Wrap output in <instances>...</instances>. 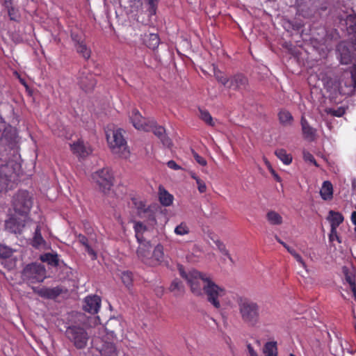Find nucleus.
Returning <instances> with one entry per match:
<instances>
[{
	"label": "nucleus",
	"instance_id": "nucleus-1",
	"mask_svg": "<svg viewBox=\"0 0 356 356\" xmlns=\"http://www.w3.org/2000/svg\"><path fill=\"white\" fill-rule=\"evenodd\" d=\"M17 163L10 159L6 148L0 145V192L11 189L17 181Z\"/></svg>",
	"mask_w": 356,
	"mask_h": 356
},
{
	"label": "nucleus",
	"instance_id": "nucleus-2",
	"mask_svg": "<svg viewBox=\"0 0 356 356\" xmlns=\"http://www.w3.org/2000/svg\"><path fill=\"white\" fill-rule=\"evenodd\" d=\"M180 275L183 277L190 286L191 291L195 296H202L207 286L210 284L213 279L211 275L200 272L197 270H191L185 272L180 269Z\"/></svg>",
	"mask_w": 356,
	"mask_h": 356
},
{
	"label": "nucleus",
	"instance_id": "nucleus-3",
	"mask_svg": "<svg viewBox=\"0 0 356 356\" xmlns=\"http://www.w3.org/2000/svg\"><path fill=\"white\" fill-rule=\"evenodd\" d=\"M237 303L241 319L245 323L255 326L259 323V306L256 302L240 297L237 300Z\"/></svg>",
	"mask_w": 356,
	"mask_h": 356
},
{
	"label": "nucleus",
	"instance_id": "nucleus-4",
	"mask_svg": "<svg viewBox=\"0 0 356 356\" xmlns=\"http://www.w3.org/2000/svg\"><path fill=\"white\" fill-rule=\"evenodd\" d=\"M138 258L146 265L156 266L164 261V252L163 245L159 244L152 251L150 243L138 246L137 250Z\"/></svg>",
	"mask_w": 356,
	"mask_h": 356
},
{
	"label": "nucleus",
	"instance_id": "nucleus-5",
	"mask_svg": "<svg viewBox=\"0 0 356 356\" xmlns=\"http://www.w3.org/2000/svg\"><path fill=\"white\" fill-rule=\"evenodd\" d=\"M122 132V129L107 131L106 139L113 154L127 159L129 156V150Z\"/></svg>",
	"mask_w": 356,
	"mask_h": 356
},
{
	"label": "nucleus",
	"instance_id": "nucleus-6",
	"mask_svg": "<svg viewBox=\"0 0 356 356\" xmlns=\"http://www.w3.org/2000/svg\"><path fill=\"white\" fill-rule=\"evenodd\" d=\"M351 80L348 82H344V87L342 86L341 81L332 80V79L325 81L324 85L327 90L335 95L337 94L341 95H349L354 89H356V65H353L350 70Z\"/></svg>",
	"mask_w": 356,
	"mask_h": 356
},
{
	"label": "nucleus",
	"instance_id": "nucleus-7",
	"mask_svg": "<svg viewBox=\"0 0 356 356\" xmlns=\"http://www.w3.org/2000/svg\"><path fill=\"white\" fill-rule=\"evenodd\" d=\"M65 337L77 349H84L89 340V334L85 327L78 325L68 326Z\"/></svg>",
	"mask_w": 356,
	"mask_h": 356
},
{
	"label": "nucleus",
	"instance_id": "nucleus-8",
	"mask_svg": "<svg viewBox=\"0 0 356 356\" xmlns=\"http://www.w3.org/2000/svg\"><path fill=\"white\" fill-rule=\"evenodd\" d=\"M22 276L30 283L42 282L46 278V269L41 264L31 263L24 267Z\"/></svg>",
	"mask_w": 356,
	"mask_h": 356
},
{
	"label": "nucleus",
	"instance_id": "nucleus-9",
	"mask_svg": "<svg viewBox=\"0 0 356 356\" xmlns=\"http://www.w3.org/2000/svg\"><path fill=\"white\" fill-rule=\"evenodd\" d=\"M203 294L207 296V301L216 309L221 308L220 301L227 294L226 290L216 284L213 280L207 286Z\"/></svg>",
	"mask_w": 356,
	"mask_h": 356
},
{
	"label": "nucleus",
	"instance_id": "nucleus-10",
	"mask_svg": "<svg viewBox=\"0 0 356 356\" xmlns=\"http://www.w3.org/2000/svg\"><path fill=\"white\" fill-rule=\"evenodd\" d=\"M32 200L26 191H19L13 200V207L16 213L24 216L29 213L32 207Z\"/></svg>",
	"mask_w": 356,
	"mask_h": 356
},
{
	"label": "nucleus",
	"instance_id": "nucleus-11",
	"mask_svg": "<svg viewBox=\"0 0 356 356\" xmlns=\"http://www.w3.org/2000/svg\"><path fill=\"white\" fill-rule=\"evenodd\" d=\"M92 179L97 182L104 193L110 191L113 185V175L108 168H104L92 175Z\"/></svg>",
	"mask_w": 356,
	"mask_h": 356
},
{
	"label": "nucleus",
	"instance_id": "nucleus-12",
	"mask_svg": "<svg viewBox=\"0 0 356 356\" xmlns=\"http://www.w3.org/2000/svg\"><path fill=\"white\" fill-rule=\"evenodd\" d=\"M129 120L138 130L148 131L154 125L153 118H145L136 108H133L129 114Z\"/></svg>",
	"mask_w": 356,
	"mask_h": 356
},
{
	"label": "nucleus",
	"instance_id": "nucleus-13",
	"mask_svg": "<svg viewBox=\"0 0 356 356\" xmlns=\"http://www.w3.org/2000/svg\"><path fill=\"white\" fill-rule=\"evenodd\" d=\"M354 45L345 40L341 41L337 44L336 51L341 64L348 65L352 62Z\"/></svg>",
	"mask_w": 356,
	"mask_h": 356
},
{
	"label": "nucleus",
	"instance_id": "nucleus-14",
	"mask_svg": "<svg viewBox=\"0 0 356 356\" xmlns=\"http://www.w3.org/2000/svg\"><path fill=\"white\" fill-rule=\"evenodd\" d=\"M26 225L24 218L11 216L5 221V229L10 233L15 234H20Z\"/></svg>",
	"mask_w": 356,
	"mask_h": 356
},
{
	"label": "nucleus",
	"instance_id": "nucleus-15",
	"mask_svg": "<svg viewBox=\"0 0 356 356\" xmlns=\"http://www.w3.org/2000/svg\"><path fill=\"white\" fill-rule=\"evenodd\" d=\"M227 87L234 90H246L248 88V78L243 74H236L230 77Z\"/></svg>",
	"mask_w": 356,
	"mask_h": 356
},
{
	"label": "nucleus",
	"instance_id": "nucleus-16",
	"mask_svg": "<svg viewBox=\"0 0 356 356\" xmlns=\"http://www.w3.org/2000/svg\"><path fill=\"white\" fill-rule=\"evenodd\" d=\"M148 131H152L161 140L163 145L165 147L170 148L172 145L171 139L166 135L165 129L163 127L157 125L156 122L154 120V125Z\"/></svg>",
	"mask_w": 356,
	"mask_h": 356
},
{
	"label": "nucleus",
	"instance_id": "nucleus-17",
	"mask_svg": "<svg viewBox=\"0 0 356 356\" xmlns=\"http://www.w3.org/2000/svg\"><path fill=\"white\" fill-rule=\"evenodd\" d=\"M101 307V298L97 296H88L85 299L83 309L91 314H97Z\"/></svg>",
	"mask_w": 356,
	"mask_h": 356
},
{
	"label": "nucleus",
	"instance_id": "nucleus-18",
	"mask_svg": "<svg viewBox=\"0 0 356 356\" xmlns=\"http://www.w3.org/2000/svg\"><path fill=\"white\" fill-rule=\"evenodd\" d=\"M70 149L74 154L82 158L86 157L92 152L91 148L86 146L83 141L81 140L70 144Z\"/></svg>",
	"mask_w": 356,
	"mask_h": 356
},
{
	"label": "nucleus",
	"instance_id": "nucleus-19",
	"mask_svg": "<svg viewBox=\"0 0 356 356\" xmlns=\"http://www.w3.org/2000/svg\"><path fill=\"white\" fill-rule=\"evenodd\" d=\"M302 136L305 139L309 141H314L316 136V129L312 127L304 116H302L300 120Z\"/></svg>",
	"mask_w": 356,
	"mask_h": 356
},
{
	"label": "nucleus",
	"instance_id": "nucleus-20",
	"mask_svg": "<svg viewBox=\"0 0 356 356\" xmlns=\"http://www.w3.org/2000/svg\"><path fill=\"white\" fill-rule=\"evenodd\" d=\"M84 74L85 73L83 72H81V74L79 78V84L83 90L86 92H88L95 88L97 81L92 74H87L86 75H84Z\"/></svg>",
	"mask_w": 356,
	"mask_h": 356
},
{
	"label": "nucleus",
	"instance_id": "nucleus-21",
	"mask_svg": "<svg viewBox=\"0 0 356 356\" xmlns=\"http://www.w3.org/2000/svg\"><path fill=\"white\" fill-rule=\"evenodd\" d=\"M63 292V289L61 286H56L53 288L43 287L38 291V294L44 298L55 299L58 297Z\"/></svg>",
	"mask_w": 356,
	"mask_h": 356
},
{
	"label": "nucleus",
	"instance_id": "nucleus-22",
	"mask_svg": "<svg viewBox=\"0 0 356 356\" xmlns=\"http://www.w3.org/2000/svg\"><path fill=\"white\" fill-rule=\"evenodd\" d=\"M143 43L149 49L154 50L159 47L160 38L158 34L152 33H145L141 35Z\"/></svg>",
	"mask_w": 356,
	"mask_h": 356
},
{
	"label": "nucleus",
	"instance_id": "nucleus-23",
	"mask_svg": "<svg viewBox=\"0 0 356 356\" xmlns=\"http://www.w3.org/2000/svg\"><path fill=\"white\" fill-rule=\"evenodd\" d=\"M132 203L137 210V213L140 218L148 217L150 218L152 211L149 207H147L143 201L137 198H132Z\"/></svg>",
	"mask_w": 356,
	"mask_h": 356
},
{
	"label": "nucleus",
	"instance_id": "nucleus-24",
	"mask_svg": "<svg viewBox=\"0 0 356 356\" xmlns=\"http://www.w3.org/2000/svg\"><path fill=\"white\" fill-rule=\"evenodd\" d=\"M346 24L347 26V31L348 33L352 35L350 38L351 43H353V44H356V13L347 15Z\"/></svg>",
	"mask_w": 356,
	"mask_h": 356
},
{
	"label": "nucleus",
	"instance_id": "nucleus-25",
	"mask_svg": "<svg viewBox=\"0 0 356 356\" xmlns=\"http://www.w3.org/2000/svg\"><path fill=\"white\" fill-rule=\"evenodd\" d=\"M40 260L42 262L47 263L53 267L59 266V258L57 253L46 252L40 256Z\"/></svg>",
	"mask_w": 356,
	"mask_h": 356
},
{
	"label": "nucleus",
	"instance_id": "nucleus-26",
	"mask_svg": "<svg viewBox=\"0 0 356 356\" xmlns=\"http://www.w3.org/2000/svg\"><path fill=\"white\" fill-rule=\"evenodd\" d=\"M320 195L323 200H330L333 197V186L330 181L323 182Z\"/></svg>",
	"mask_w": 356,
	"mask_h": 356
},
{
	"label": "nucleus",
	"instance_id": "nucleus-27",
	"mask_svg": "<svg viewBox=\"0 0 356 356\" xmlns=\"http://www.w3.org/2000/svg\"><path fill=\"white\" fill-rule=\"evenodd\" d=\"M327 220L330 222L331 228H337L344 220L343 215L337 211H330Z\"/></svg>",
	"mask_w": 356,
	"mask_h": 356
},
{
	"label": "nucleus",
	"instance_id": "nucleus-28",
	"mask_svg": "<svg viewBox=\"0 0 356 356\" xmlns=\"http://www.w3.org/2000/svg\"><path fill=\"white\" fill-rule=\"evenodd\" d=\"M159 198L161 204L165 207L171 205L174 199L163 186L159 188Z\"/></svg>",
	"mask_w": 356,
	"mask_h": 356
},
{
	"label": "nucleus",
	"instance_id": "nucleus-29",
	"mask_svg": "<svg viewBox=\"0 0 356 356\" xmlns=\"http://www.w3.org/2000/svg\"><path fill=\"white\" fill-rule=\"evenodd\" d=\"M46 243L41 234V228L40 225H37L33 237L31 240V244L35 248H39Z\"/></svg>",
	"mask_w": 356,
	"mask_h": 356
},
{
	"label": "nucleus",
	"instance_id": "nucleus-30",
	"mask_svg": "<svg viewBox=\"0 0 356 356\" xmlns=\"http://www.w3.org/2000/svg\"><path fill=\"white\" fill-rule=\"evenodd\" d=\"M266 219L272 225H280L283 222L282 217L274 211H270L267 213Z\"/></svg>",
	"mask_w": 356,
	"mask_h": 356
},
{
	"label": "nucleus",
	"instance_id": "nucleus-31",
	"mask_svg": "<svg viewBox=\"0 0 356 356\" xmlns=\"http://www.w3.org/2000/svg\"><path fill=\"white\" fill-rule=\"evenodd\" d=\"M264 353L265 356H277V342H267L264 346Z\"/></svg>",
	"mask_w": 356,
	"mask_h": 356
},
{
	"label": "nucleus",
	"instance_id": "nucleus-32",
	"mask_svg": "<svg viewBox=\"0 0 356 356\" xmlns=\"http://www.w3.org/2000/svg\"><path fill=\"white\" fill-rule=\"evenodd\" d=\"M275 154L285 165H289L292 162V156L287 154L284 149H278L275 152Z\"/></svg>",
	"mask_w": 356,
	"mask_h": 356
},
{
	"label": "nucleus",
	"instance_id": "nucleus-33",
	"mask_svg": "<svg viewBox=\"0 0 356 356\" xmlns=\"http://www.w3.org/2000/svg\"><path fill=\"white\" fill-rule=\"evenodd\" d=\"M76 52L84 59L88 60L91 55V50L86 44V42L74 47Z\"/></svg>",
	"mask_w": 356,
	"mask_h": 356
},
{
	"label": "nucleus",
	"instance_id": "nucleus-34",
	"mask_svg": "<svg viewBox=\"0 0 356 356\" xmlns=\"http://www.w3.org/2000/svg\"><path fill=\"white\" fill-rule=\"evenodd\" d=\"M102 355L106 356H114L115 353V344L112 342H105L99 350Z\"/></svg>",
	"mask_w": 356,
	"mask_h": 356
},
{
	"label": "nucleus",
	"instance_id": "nucleus-35",
	"mask_svg": "<svg viewBox=\"0 0 356 356\" xmlns=\"http://www.w3.org/2000/svg\"><path fill=\"white\" fill-rule=\"evenodd\" d=\"M278 116L280 123L283 125H290L293 120L291 113L285 110L280 111Z\"/></svg>",
	"mask_w": 356,
	"mask_h": 356
},
{
	"label": "nucleus",
	"instance_id": "nucleus-36",
	"mask_svg": "<svg viewBox=\"0 0 356 356\" xmlns=\"http://www.w3.org/2000/svg\"><path fill=\"white\" fill-rule=\"evenodd\" d=\"M120 277L124 286L130 289L133 285V273L129 270L122 271Z\"/></svg>",
	"mask_w": 356,
	"mask_h": 356
},
{
	"label": "nucleus",
	"instance_id": "nucleus-37",
	"mask_svg": "<svg viewBox=\"0 0 356 356\" xmlns=\"http://www.w3.org/2000/svg\"><path fill=\"white\" fill-rule=\"evenodd\" d=\"M174 232L176 235L184 236L190 232V229L185 222H182L175 228Z\"/></svg>",
	"mask_w": 356,
	"mask_h": 356
},
{
	"label": "nucleus",
	"instance_id": "nucleus-38",
	"mask_svg": "<svg viewBox=\"0 0 356 356\" xmlns=\"http://www.w3.org/2000/svg\"><path fill=\"white\" fill-rule=\"evenodd\" d=\"M345 275L346 280L349 284L350 289L352 290L356 300V276L348 273H346Z\"/></svg>",
	"mask_w": 356,
	"mask_h": 356
},
{
	"label": "nucleus",
	"instance_id": "nucleus-39",
	"mask_svg": "<svg viewBox=\"0 0 356 356\" xmlns=\"http://www.w3.org/2000/svg\"><path fill=\"white\" fill-rule=\"evenodd\" d=\"M200 118L205 122L207 124L210 126H214V122L213 120V118L209 111L206 110H200Z\"/></svg>",
	"mask_w": 356,
	"mask_h": 356
},
{
	"label": "nucleus",
	"instance_id": "nucleus-40",
	"mask_svg": "<svg viewBox=\"0 0 356 356\" xmlns=\"http://www.w3.org/2000/svg\"><path fill=\"white\" fill-rule=\"evenodd\" d=\"M146 1L149 6L147 10L149 15H156L159 0H146Z\"/></svg>",
	"mask_w": 356,
	"mask_h": 356
},
{
	"label": "nucleus",
	"instance_id": "nucleus-41",
	"mask_svg": "<svg viewBox=\"0 0 356 356\" xmlns=\"http://www.w3.org/2000/svg\"><path fill=\"white\" fill-rule=\"evenodd\" d=\"M213 242L216 244L219 251L224 255L229 256V252L226 249L225 245L218 238H211Z\"/></svg>",
	"mask_w": 356,
	"mask_h": 356
},
{
	"label": "nucleus",
	"instance_id": "nucleus-42",
	"mask_svg": "<svg viewBox=\"0 0 356 356\" xmlns=\"http://www.w3.org/2000/svg\"><path fill=\"white\" fill-rule=\"evenodd\" d=\"M191 177L196 181L198 191L200 193H205L207 191V186L205 182L200 179L197 176H196L195 174H193L191 175Z\"/></svg>",
	"mask_w": 356,
	"mask_h": 356
},
{
	"label": "nucleus",
	"instance_id": "nucleus-43",
	"mask_svg": "<svg viewBox=\"0 0 356 356\" xmlns=\"http://www.w3.org/2000/svg\"><path fill=\"white\" fill-rule=\"evenodd\" d=\"M170 290L172 292H183V285L181 281L175 280L170 284Z\"/></svg>",
	"mask_w": 356,
	"mask_h": 356
},
{
	"label": "nucleus",
	"instance_id": "nucleus-44",
	"mask_svg": "<svg viewBox=\"0 0 356 356\" xmlns=\"http://www.w3.org/2000/svg\"><path fill=\"white\" fill-rule=\"evenodd\" d=\"M9 18L12 21H18L20 15L19 10L15 8L13 6L7 9Z\"/></svg>",
	"mask_w": 356,
	"mask_h": 356
},
{
	"label": "nucleus",
	"instance_id": "nucleus-45",
	"mask_svg": "<svg viewBox=\"0 0 356 356\" xmlns=\"http://www.w3.org/2000/svg\"><path fill=\"white\" fill-rule=\"evenodd\" d=\"M71 38L74 42V47L79 44H82V43L85 42V38H84L83 35H79V33H74V32L72 33Z\"/></svg>",
	"mask_w": 356,
	"mask_h": 356
},
{
	"label": "nucleus",
	"instance_id": "nucleus-46",
	"mask_svg": "<svg viewBox=\"0 0 356 356\" xmlns=\"http://www.w3.org/2000/svg\"><path fill=\"white\" fill-rule=\"evenodd\" d=\"M303 159L306 162H309L314 164L315 166H318L314 156L309 152L304 150L302 152Z\"/></svg>",
	"mask_w": 356,
	"mask_h": 356
},
{
	"label": "nucleus",
	"instance_id": "nucleus-47",
	"mask_svg": "<svg viewBox=\"0 0 356 356\" xmlns=\"http://www.w3.org/2000/svg\"><path fill=\"white\" fill-rule=\"evenodd\" d=\"M216 78L218 82L222 83L225 86H227L230 82V78L228 79L226 76L223 75L222 73L216 74Z\"/></svg>",
	"mask_w": 356,
	"mask_h": 356
},
{
	"label": "nucleus",
	"instance_id": "nucleus-48",
	"mask_svg": "<svg viewBox=\"0 0 356 356\" xmlns=\"http://www.w3.org/2000/svg\"><path fill=\"white\" fill-rule=\"evenodd\" d=\"M11 255L10 249L4 246L3 245H0V257L1 258H8Z\"/></svg>",
	"mask_w": 356,
	"mask_h": 356
},
{
	"label": "nucleus",
	"instance_id": "nucleus-49",
	"mask_svg": "<svg viewBox=\"0 0 356 356\" xmlns=\"http://www.w3.org/2000/svg\"><path fill=\"white\" fill-rule=\"evenodd\" d=\"M337 229V228H334V229H333V228H331L330 233L329 234V239L331 242L334 241V240H337L340 243H341V241L339 236H338Z\"/></svg>",
	"mask_w": 356,
	"mask_h": 356
},
{
	"label": "nucleus",
	"instance_id": "nucleus-50",
	"mask_svg": "<svg viewBox=\"0 0 356 356\" xmlns=\"http://www.w3.org/2000/svg\"><path fill=\"white\" fill-rule=\"evenodd\" d=\"M147 230L146 226L140 222H136L134 224V231L136 233H144Z\"/></svg>",
	"mask_w": 356,
	"mask_h": 356
},
{
	"label": "nucleus",
	"instance_id": "nucleus-51",
	"mask_svg": "<svg viewBox=\"0 0 356 356\" xmlns=\"http://www.w3.org/2000/svg\"><path fill=\"white\" fill-rule=\"evenodd\" d=\"M193 155L196 161L200 165L202 166H205L207 165V161L202 156H200L197 152L193 151Z\"/></svg>",
	"mask_w": 356,
	"mask_h": 356
},
{
	"label": "nucleus",
	"instance_id": "nucleus-52",
	"mask_svg": "<svg viewBox=\"0 0 356 356\" xmlns=\"http://www.w3.org/2000/svg\"><path fill=\"white\" fill-rule=\"evenodd\" d=\"M85 250L87 252V253L90 257L91 259L95 260L97 258V255L96 252L90 246V245H87L86 247H85Z\"/></svg>",
	"mask_w": 356,
	"mask_h": 356
},
{
	"label": "nucleus",
	"instance_id": "nucleus-53",
	"mask_svg": "<svg viewBox=\"0 0 356 356\" xmlns=\"http://www.w3.org/2000/svg\"><path fill=\"white\" fill-rule=\"evenodd\" d=\"M143 234V233H136V238L140 244L139 246H141L144 244H147V243H149V241H146L144 239Z\"/></svg>",
	"mask_w": 356,
	"mask_h": 356
},
{
	"label": "nucleus",
	"instance_id": "nucleus-54",
	"mask_svg": "<svg viewBox=\"0 0 356 356\" xmlns=\"http://www.w3.org/2000/svg\"><path fill=\"white\" fill-rule=\"evenodd\" d=\"M78 239L79 242L84 247H86L87 245H89L88 238L86 236L80 234L78 236Z\"/></svg>",
	"mask_w": 356,
	"mask_h": 356
},
{
	"label": "nucleus",
	"instance_id": "nucleus-55",
	"mask_svg": "<svg viewBox=\"0 0 356 356\" xmlns=\"http://www.w3.org/2000/svg\"><path fill=\"white\" fill-rule=\"evenodd\" d=\"M167 165L168 168L173 169V170H179L181 167L177 164V163L173 161L170 160L167 163Z\"/></svg>",
	"mask_w": 356,
	"mask_h": 356
},
{
	"label": "nucleus",
	"instance_id": "nucleus-56",
	"mask_svg": "<svg viewBox=\"0 0 356 356\" xmlns=\"http://www.w3.org/2000/svg\"><path fill=\"white\" fill-rule=\"evenodd\" d=\"M294 259L301 265V266L302 268H304L305 269L307 268V265H306L305 262L304 261L302 257L298 253L297 254H296V256L294 257Z\"/></svg>",
	"mask_w": 356,
	"mask_h": 356
},
{
	"label": "nucleus",
	"instance_id": "nucleus-57",
	"mask_svg": "<svg viewBox=\"0 0 356 356\" xmlns=\"http://www.w3.org/2000/svg\"><path fill=\"white\" fill-rule=\"evenodd\" d=\"M331 114L336 117H341L344 114V111L341 108H339L337 110H332Z\"/></svg>",
	"mask_w": 356,
	"mask_h": 356
},
{
	"label": "nucleus",
	"instance_id": "nucleus-58",
	"mask_svg": "<svg viewBox=\"0 0 356 356\" xmlns=\"http://www.w3.org/2000/svg\"><path fill=\"white\" fill-rule=\"evenodd\" d=\"M247 348L250 356H257V352L254 350L251 344H248Z\"/></svg>",
	"mask_w": 356,
	"mask_h": 356
},
{
	"label": "nucleus",
	"instance_id": "nucleus-59",
	"mask_svg": "<svg viewBox=\"0 0 356 356\" xmlns=\"http://www.w3.org/2000/svg\"><path fill=\"white\" fill-rule=\"evenodd\" d=\"M13 2L12 0H3V6L6 8H9L13 7Z\"/></svg>",
	"mask_w": 356,
	"mask_h": 356
},
{
	"label": "nucleus",
	"instance_id": "nucleus-60",
	"mask_svg": "<svg viewBox=\"0 0 356 356\" xmlns=\"http://www.w3.org/2000/svg\"><path fill=\"white\" fill-rule=\"evenodd\" d=\"M351 221L353 225H356V211H353L351 214Z\"/></svg>",
	"mask_w": 356,
	"mask_h": 356
},
{
	"label": "nucleus",
	"instance_id": "nucleus-61",
	"mask_svg": "<svg viewBox=\"0 0 356 356\" xmlns=\"http://www.w3.org/2000/svg\"><path fill=\"white\" fill-rule=\"evenodd\" d=\"M273 177L275 178V179L278 181V182H280L282 181L281 179V177L278 175V174L275 171L274 172V174H271Z\"/></svg>",
	"mask_w": 356,
	"mask_h": 356
},
{
	"label": "nucleus",
	"instance_id": "nucleus-62",
	"mask_svg": "<svg viewBox=\"0 0 356 356\" xmlns=\"http://www.w3.org/2000/svg\"><path fill=\"white\" fill-rule=\"evenodd\" d=\"M275 239L279 243L282 245L284 248L286 247L287 244L284 243L283 241H282L277 235L275 236Z\"/></svg>",
	"mask_w": 356,
	"mask_h": 356
},
{
	"label": "nucleus",
	"instance_id": "nucleus-63",
	"mask_svg": "<svg viewBox=\"0 0 356 356\" xmlns=\"http://www.w3.org/2000/svg\"><path fill=\"white\" fill-rule=\"evenodd\" d=\"M264 163L268 168H269V165H271L270 163L266 158H264Z\"/></svg>",
	"mask_w": 356,
	"mask_h": 356
},
{
	"label": "nucleus",
	"instance_id": "nucleus-64",
	"mask_svg": "<svg viewBox=\"0 0 356 356\" xmlns=\"http://www.w3.org/2000/svg\"><path fill=\"white\" fill-rule=\"evenodd\" d=\"M290 254L294 257L296 254H298V252L294 249H293L291 251H290Z\"/></svg>",
	"mask_w": 356,
	"mask_h": 356
}]
</instances>
